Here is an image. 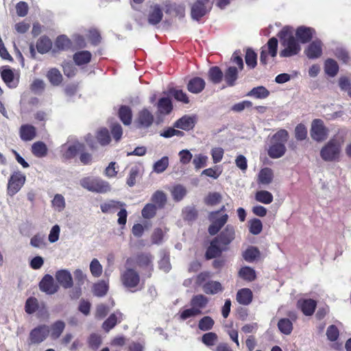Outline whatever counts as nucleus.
Segmentation results:
<instances>
[{
  "label": "nucleus",
  "mask_w": 351,
  "mask_h": 351,
  "mask_svg": "<svg viewBox=\"0 0 351 351\" xmlns=\"http://www.w3.org/2000/svg\"><path fill=\"white\" fill-rule=\"evenodd\" d=\"M19 135L21 138L24 141H32L36 135V128L29 124L23 125L20 128Z\"/></svg>",
  "instance_id": "obj_22"
},
{
  "label": "nucleus",
  "mask_w": 351,
  "mask_h": 351,
  "mask_svg": "<svg viewBox=\"0 0 351 351\" xmlns=\"http://www.w3.org/2000/svg\"><path fill=\"white\" fill-rule=\"evenodd\" d=\"M122 319L123 314L119 311H117L111 314L108 318L104 321L102 324V328L106 332H109L116 326L117 322H120Z\"/></svg>",
  "instance_id": "obj_23"
},
{
  "label": "nucleus",
  "mask_w": 351,
  "mask_h": 351,
  "mask_svg": "<svg viewBox=\"0 0 351 351\" xmlns=\"http://www.w3.org/2000/svg\"><path fill=\"white\" fill-rule=\"evenodd\" d=\"M215 325L214 319L210 316H204L198 322V328L202 331H209Z\"/></svg>",
  "instance_id": "obj_40"
},
{
  "label": "nucleus",
  "mask_w": 351,
  "mask_h": 351,
  "mask_svg": "<svg viewBox=\"0 0 351 351\" xmlns=\"http://www.w3.org/2000/svg\"><path fill=\"white\" fill-rule=\"evenodd\" d=\"M239 69L236 66H228L223 72V81L226 86H234L239 78Z\"/></svg>",
  "instance_id": "obj_20"
},
{
  "label": "nucleus",
  "mask_w": 351,
  "mask_h": 351,
  "mask_svg": "<svg viewBox=\"0 0 351 351\" xmlns=\"http://www.w3.org/2000/svg\"><path fill=\"white\" fill-rule=\"evenodd\" d=\"M97 138L101 145H106L110 141V136L106 129H101L97 132Z\"/></svg>",
  "instance_id": "obj_60"
},
{
  "label": "nucleus",
  "mask_w": 351,
  "mask_h": 351,
  "mask_svg": "<svg viewBox=\"0 0 351 351\" xmlns=\"http://www.w3.org/2000/svg\"><path fill=\"white\" fill-rule=\"evenodd\" d=\"M289 133L286 130L281 129L271 137V144L268 149V155L271 158H279L286 152L285 143L289 138Z\"/></svg>",
  "instance_id": "obj_3"
},
{
  "label": "nucleus",
  "mask_w": 351,
  "mask_h": 351,
  "mask_svg": "<svg viewBox=\"0 0 351 351\" xmlns=\"http://www.w3.org/2000/svg\"><path fill=\"white\" fill-rule=\"evenodd\" d=\"M1 76L3 81L7 86H10V84L13 82L14 75V72L8 66H5L1 70Z\"/></svg>",
  "instance_id": "obj_55"
},
{
  "label": "nucleus",
  "mask_w": 351,
  "mask_h": 351,
  "mask_svg": "<svg viewBox=\"0 0 351 351\" xmlns=\"http://www.w3.org/2000/svg\"><path fill=\"white\" fill-rule=\"evenodd\" d=\"M169 166V158L163 156L153 165V171L156 173L164 172Z\"/></svg>",
  "instance_id": "obj_48"
},
{
  "label": "nucleus",
  "mask_w": 351,
  "mask_h": 351,
  "mask_svg": "<svg viewBox=\"0 0 351 351\" xmlns=\"http://www.w3.org/2000/svg\"><path fill=\"white\" fill-rule=\"evenodd\" d=\"M119 117L125 125H129L132 123V112L130 107L122 106L119 110Z\"/></svg>",
  "instance_id": "obj_32"
},
{
  "label": "nucleus",
  "mask_w": 351,
  "mask_h": 351,
  "mask_svg": "<svg viewBox=\"0 0 351 351\" xmlns=\"http://www.w3.org/2000/svg\"><path fill=\"white\" fill-rule=\"evenodd\" d=\"M195 123V116L184 115L174 123L173 127L189 131L194 128Z\"/></svg>",
  "instance_id": "obj_18"
},
{
  "label": "nucleus",
  "mask_w": 351,
  "mask_h": 351,
  "mask_svg": "<svg viewBox=\"0 0 351 351\" xmlns=\"http://www.w3.org/2000/svg\"><path fill=\"white\" fill-rule=\"evenodd\" d=\"M239 276L245 280L252 282L256 278L254 269L250 267H243L239 271Z\"/></svg>",
  "instance_id": "obj_46"
},
{
  "label": "nucleus",
  "mask_w": 351,
  "mask_h": 351,
  "mask_svg": "<svg viewBox=\"0 0 351 351\" xmlns=\"http://www.w3.org/2000/svg\"><path fill=\"white\" fill-rule=\"evenodd\" d=\"M315 32L312 27L300 26L295 31V36L302 43H307L311 41Z\"/></svg>",
  "instance_id": "obj_21"
},
{
  "label": "nucleus",
  "mask_w": 351,
  "mask_h": 351,
  "mask_svg": "<svg viewBox=\"0 0 351 351\" xmlns=\"http://www.w3.org/2000/svg\"><path fill=\"white\" fill-rule=\"evenodd\" d=\"M204 292L209 295H215L223 291V287L218 281L209 280L202 285Z\"/></svg>",
  "instance_id": "obj_26"
},
{
  "label": "nucleus",
  "mask_w": 351,
  "mask_h": 351,
  "mask_svg": "<svg viewBox=\"0 0 351 351\" xmlns=\"http://www.w3.org/2000/svg\"><path fill=\"white\" fill-rule=\"evenodd\" d=\"M71 40L65 35H60L57 37L55 41L56 47L60 51L69 49L71 46Z\"/></svg>",
  "instance_id": "obj_39"
},
{
  "label": "nucleus",
  "mask_w": 351,
  "mask_h": 351,
  "mask_svg": "<svg viewBox=\"0 0 351 351\" xmlns=\"http://www.w3.org/2000/svg\"><path fill=\"white\" fill-rule=\"evenodd\" d=\"M218 341V336L215 332H208L204 334L202 337V343L206 346H213Z\"/></svg>",
  "instance_id": "obj_54"
},
{
  "label": "nucleus",
  "mask_w": 351,
  "mask_h": 351,
  "mask_svg": "<svg viewBox=\"0 0 351 351\" xmlns=\"http://www.w3.org/2000/svg\"><path fill=\"white\" fill-rule=\"evenodd\" d=\"M316 305V302L312 299L300 300L298 302V307L306 316L313 314Z\"/></svg>",
  "instance_id": "obj_24"
},
{
  "label": "nucleus",
  "mask_w": 351,
  "mask_h": 351,
  "mask_svg": "<svg viewBox=\"0 0 351 351\" xmlns=\"http://www.w3.org/2000/svg\"><path fill=\"white\" fill-rule=\"evenodd\" d=\"M163 18L162 9L159 4L151 5L147 14L148 23L152 25L159 24Z\"/></svg>",
  "instance_id": "obj_15"
},
{
  "label": "nucleus",
  "mask_w": 351,
  "mask_h": 351,
  "mask_svg": "<svg viewBox=\"0 0 351 351\" xmlns=\"http://www.w3.org/2000/svg\"><path fill=\"white\" fill-rule=\"evenodd\" d=\"M278 327L280 331L285 335H290L293 330V324L287 318H282L278 321Z\"/></svg>",
  "instance_id": "obj_45"
},
{
  "label": "nucleus",
  "mask_w": 351,
  "mask_h": 351,
  "mask_svg": "<svg viewBox=\"0 0 351 351\" xmlns=\"http://www.w3.org/2000/svg\"><path fill=\"white\" fill-rule=\"evenodd\" d=\"M121 281L125 288L135 291L140 284V276L134 269H127L121 274Z\"/></svg>",
  "instance_id": "obj_7"
},
{
  "label": "nucleus",
  "mask_w": 351,
  "mask_h": 351,
  "mask_svg": "<svg viewBox=\"0 0 351 351\" xmlns=\"http://www.w3.org/2000/svg\"><path fill=\"white\" fill-rule=\"evenodd\" d=\"M47 77L53 86H58L62 81V74L57 69H50L47 74Z\"/></svg>",
  "instance_id": "obj_42"
},
{
  "label": "nucleus",
  "mask_w": 351,
  "mask_h": 351,
  "mask_svg": "<svg viewBox=\"0 0 351 351\" xmlns=\"http://www.w3.org/2000/svg\"><path fill=\"white\" fill-rule=\"evenodd\" d=\"M171 193L173 199L175 201L179 202L182 200L186 195V189L184 186L178 184L172 188Z\"/></svg>",
  "instance_id": "obj_50"
},
{
  "label": "nucleus",
  "mask_w": 351,
  "mask_h": 351,
  "mask_svg": "<svg viewBox=\"0 0 351 351\" xmlns=\"http://www.w3.org/2000/svg\"><path fill=\"white\" fill-rule=\"evenodd\" d=\"M154 115L147 108L139 110L134 120V125L139 130L149 128L154 122Z\"/></svg>",
  "instance_id": "obj_9"
},
{
  "label": "nucleus",
  "mask_w": 351,
  "mask_h": 351,
  "mask_svg": "<svg viewBox=\"0 0 351 351\" xmlns=\"http://www.w3.org/2000/svg\"><path fill=\"white\" fill-rule=\"evenodd\" d=\"M324 70L328 75L334 77L339 71V65L333 59H328L325 62Z\"/></svg>",
  "instance_id": "obj_41"
},
{
  "label": "nucleus",
  "mask_w": 351,
  "mask_h": 351,
  "mask_svg": "<svg viewBox=\"0 0 351 351\" xmlns=\"http://www.w3.org/2000/svg\"><path fill=\"white\" fill-rule=\"evenodd\" d=\"M213 5V0H195L191 8L192 19L197 21H199L203 16L210 12Z\"/></svg>",
  "instance_id": "obj_5"
},
{
  "label": "nucleus",
  "mask_w": 351,
  "mask_h": 351,
  "mask_svg": "<svg viewBox=\"0 0 351 351\" xmlns=\"http://www.w3.org/2000/svg\"><path fill=\"white\" fill-rule=\"evenodd\" d=\"M273 178V171L269 168L265 167L260 171L258 176V183L267 185L272 182Z\"/></svg>",
  "instance_id": "obj_33"
},
{
  "label": "nucleus",
  "mask_w": 351,
  "mask_h": 351,
  "mask_svg": "<svg viewBox=\"0 0 351 351\" xmlns=\"http://www.w3.org/2000/svg\"><path fill=\"white\" fill-rule=\"evenodd\" d=\"M250 232L254 235L258 234L263 230V223L258 219H253L249 221Z\"/></svg>",
  "instance_id": "obj_58"
},
{
  "label": "nucleus",
  "mask_w": 351,
  "mask_h": 351,
  "mask_svg": "<svg viewBox=\"0 0 351 351\" xmlns=\"http://www.w3.org/2000/svg\"><path fill=\"white\" fill-rule=\"evenodd\" d=\"M173 109L171 101L168 98H161L158 103V112L160 114H169Z\"/></svg>",
  "instance_id": "obj_34"
},
{
  "label": "nucleus",
  "mask_w": 351,
  "mask_h": 351,
  "mask_svg": "<svg viewBox=\"0 0 351 351\" xmlns=\"http://www.w3.org/2000/svg\"><path fill=\"white\" fill-rule=\"evenodd\" d=\"M90 271L95 278H99L103 272V267L97 258H93L90 263Z\"/></svg>",
  "instance_id": "obj_52"
},
{
  "label": "nucleus",
  "mask_w": 351,
  "mask_h": 351,
  "mask_svg": "<svg viewBox=\"0 0 351 351\" xmlns=\"http://www.w3.org/2000/svg\"><path fill=\"white\" fill-rule=\"evenodd\" d=\"M30 245L36 248H43L46 246L45 236L42 234H36L32 237Z\"/></svg>",
  "instance_id": "obj_53"
},
{
  "label": "nucleus",
  "mask_w": 351,
  "mask_h": 351,
  "mask_svg": "<svg viewBox=\"0 0 351 351\" xmlns=\"http://www.w3.org/2000/svg\"><path fill=\"white\" fill-rule=\"evenodd\" d=\"M224 210L225 206H223L219 210L210 213L208 219L212 223L208 228V232L211 235L216 234L227 222L228 219V215L227 214L223 215L219 218L217 217L218 214Z\"/></svg>",
  "instance_id": "obj_8"
},
{
  "label": "nucleus",
  "mask_w": 351,
  "mask_h": 351,
  "mask_svg": "<svg viewBox=\"0 0 351 351\" xmlns=\"http://www.w3.org/2000/svg\"><path fill=\"white\" fill-rule=\"evenodd\" d=\"M38 307V300L35 298H29L25 302V311L28 314L34 313Z\"/></svg>",
  "instance_id": "obj_61"
},
{
  "label": "nucleus",
  "mask_w": 351,
  "mask_h": 351,
  "mask_svg": "<svg viewBox=\"0 0 351 351\" xmlns=\"http://www.w3.org/2000/svg\"><path fill=\"white\" fill-rule=\"evenodd\" d=\"M245 61L250 69H254L257 65V54L251 48H247L245 51Z\"/></svg>",
  "instance_id": "obj_38"
},
{
  "label": "nucleus",
  "mask_w": 351,
  "mask_h": 351,
  "mask_svg": "<svg viewBox=\"0 0 351 351\" xmlns=\"http://www.w3.org/2000/svg\"><path fill=\"white\" fill-rule=\"evenodd\" d=\"M55 277L58 283L64 289H69L73 287V278L69 271L66 269L58 270L56 271Z\"/></svg>",
  "instance_id": "obj_17"
},
{
  "label": "nucleus",
  "mask_w": 351,
  "mask_h": 351,
  "mask_svg": "<svg viewBox=\"0 0 351 351\" xmlns=\"http://www.w3.org/2000/svg\"><path fill=\"white\" fill-rule=\"evenodd\" d=\"M255 199L260 203L269 204L273 202L274 196L268 191L261 190L255 193Z\"/></svg>",
  "instance_id": "obj_36"
},
{
  "label": "nucleus",
  "mask_w": 351,
  "mask_h": 351,
  "mask_svg": "<svg viewBox=\"0 0 351 351\" xmlns=\"http://www.w3.org/2000/svg\"><path fill=\"white\" fill-rule=\"evenodd\" d=\"M232 62L237 64V67L239 71H242L244 67L243 60L241 57V52L240 50L235 51L231 58Z\"/></svg>",
  "instance_id": "obj_64"
},
{
  "label": "nucleus",
  "mask_w": 351,
  "mask_h": 351,
  "mask_svg": "<svg viewBox=\"0 0 351 351\" xmlns=\"http://www.w3.org/2000/svg\"><path fill=\"white\" fill-rule=\"evenodd\" d=\"M202 313V311H199L191 306L190 308L184 309L180 311L179 315L180 319L182 320H186L189 318L197 317Z\"/></svg>",
  "instance_id": "obj_47"
},
{
  "label": "nucleus",
  "mask_w": 351,
  "mask_h": 351,
  "mask_svg": "<svg viewBox=\"0 0 351 351\" xmlns=\"http://www.w3.org/2000/svg\"><path fill=\"white\" fill-rule=\"evenodd\" d=\"M108 283L105 280H100L95 283L93 287V293L97 297H102L107 293Z\"/></svg>",
  "instance_id": "obj_37"
},
{
  "label": "nucleus",
  "mask_w": 351,
  "mask_h": 351,
  "mask_svg": "<svg viewBox=\"0 0 351 351\" xmlns=\"http://www.w3.org/2000/svg\"><path fill=\"white\" fill-rule=\"evenodd\" d=\"M92 58V54L89 51L84 50L75 52L73 56V60L77 66L88 64Z\"/></svg>",
  "instance_id": "obj_25"
},
{
  "label": "nucleus",
  "mask_w": 351,
  "mask_h": 351,
  "mask_svg": "<svg viewBox=\"0 0 351 351\" xmlns=\"http://www.w3.org/2000/svg\"><path fill=\"white\" fill-rule=\"evenodd\" d=\"M221 200V195L217 192L209 193L204 199V202L207 205L214 206L219 204Z\"/></svg>",
  "instance_id": "obj_59"
},
{
  "label": "nucleus",
  "mask_w": 351,
  "mask_h": 351,
  "mask_svg": "<svg viewBox=\"0 0 351 351\" xmlns=\"http://www.w3.org/2000/svg\"><path fill=\"white\" fill-rule=\"evenodd\" d=\"M278 50V40L275 37L271 38L266 46L261 48L260 61L262 64H267V56L270 55L271 57L274 58L277 55Z\"/></svg>",
  "instance_id": "obj_10"
},
{
  "label": "nucleus",
  "mask_w": 351,
  "mask_h": 351,
  "mask_svg": "<svg viewBox=\"0 0 351 351\" xmlns=\"http://www.w3.org/2000/svg\"><path fill=\"white\" fill-rule=\"evenodd\" d=\"M178 156L180 162L183 165H188L193 158V154L191 153L189 150L186 149L180 151L178 153Z\"/></svg>",
  "instance_id": "obj_63"
},
{
  "label": "nucleus",
  "mask_w": 351,
  "mask_h": 351,
  "mask_svg": "<svg viewBox=\"0 0 351 351\" xmlns=\"http://www.w3.org/2000/svg\"><path fill=\"white\" fill-rule=\"evenodd\" d=\"M26 181L25 176L21 171L14 172L8 182L7 194L10 197L16 195L23 186Z\"/></svg>",
  "instance_id": "obj_6"
},
{
  "label": "nucleus",
  "mask_w": 351,
  "mask_h": 351,
  "mask_svg": "<svg viewBox=\"0 0 351 351\" xmlns=\"http://www.w3.org/2000/svg\"><path fill=\"white\" fill-rule=\"evenodd\" d=\"M158 208L156 205L153 203H147L142 209L143 217L147 219L153 218L156 215Z\"/></svg>",
  "instance_id": "obj_44"
},
{
  "label": "nucleus",
  "mask_w": 351,
  "mask_h": 351,
  "mask_svg": "<svg viewBox=\"0 0 351 351\" xmlns=\"http://www.w3.org/2000/svg\"><path fill=\"white\" fill-rule=\"evenodd\" d=\"M53 208L58 212L62 211L65 208V200L60 194H56L51 201Z\"/></svg>",
  "instance_id": "obj_56"
},
{
  "label": "nucleus",
  "mask_w": 351,
  "mask_h": 351,
  "mask_svg": "<svg viewBox=\"0 0 351 351\" xmlns=\"http://www.w3.org/2000/svg\"><path fill=\"white\" fill-rule=\"evenodd\" d=\"M151 200L158 208H162L167 203V195L163 191L158 190L152 195Z\"/></svg>",
  "instance_id": "obj_35"
},
{
  "label": "nucleus",
  "mask_w": 351,
  "mask_h": 351,
  "mask_svg": "<svg viewBox=\"0 0 351 351\" xmlns=\"http://www.w3.org/2000/svg\"><path fill=\"white\" fill-rule=\"evenodd\" d=\"M311 137L317 141L325 140L328 136V130L324 127V123L320 119L313 121L311 130Z\"/></svg>",
  "instance_id": "obj_11"
},
{
  "label": "nucleus",
  "mask_w": 351,
  "mask_h": 351,
  "mask_svg": "<svg viewBox=\"0 0 351 351\" xmlns=\"http://www.w3.org/2000/svg\"><path fill=\"white\" fill-rule=\"evenodd\" d=\"M322 43L320 40H315L305 49L304 53L309 59H316L322 54Z\"/></svg>",
  "instance_id": "obj_16"
},
{
  "label": "nucleus",
  "mask_w": 351,
  "mask_h": 351,
  "mask_svg": "<svg viewBox=\"0 0 351 351\" xmlns=\"http://www.w3.org/2000/svg\"><path fill=\"white\" fill-rule=\"evenodd\" d=\"M208 303V298L203 294L195 295L192 297L190 304L195 308L202 311Z\"/></svg>",
  "instance_id": "obj_31"
},
{
  "label": "nucleus",
  "mask_w": 351,
  "mask_h": 351,
  "mask_svg": "<svg viewBox=\"0 0 351 351\" xmlns=\"http://www.w3.org/2000/svg\"><path fill=\"white\" fill-rule=\"evenodd\" d=\"M281 44L285 49L281 50V57H291L297 55L301 50V47L293 35L292 30L289 27H284L278 33Z\"/></svg>",
  "instance_id": "obj_2"
},
{
  "label": "nucleus",
  "mask_w": 351,
  "mask_h": 351,
  "mask_svg": "<svg viewBox=\"0 0 351 351\" xmlns=\"http://www.w3.org/2000/svg\"><path fill=\"white\" fill-rule=\"evenodd\" d=\"M125 204L117 202L114 200H110L108 202H105L101 204L100 208L103 213H112L117 210L119 207L124 206Z\"/></svg>",
  "instance_id": "obj_43"
},
{
  "label": "nucleus",
  "mask_w": 351,
  "mask_h": 351,
  "mask_svg": "<svg viewBox=\"0 0 351 351\" xmlns=\"http://www.w3.org/2000/svg\"><path fill=\"white\" fill-rule=\"evenodd\" d=\"M31 151L34 156L43 158L47 155L48 148L44 142L36 141L32 144Z\"/></svg>",
  "instance_id": "obj_29"
},
{
  "label": "nucleus",
  "mask_w": 351,
  "mask_h": 351,
  "mask_svg": "<svg viewBox=\"0 0 351 351\" xmlns=\"http://www.w3.org/2000/svg\"><path fill=\"white\" fill-rule=\"evenodd\" d=\"M207 80L213 85L221 84L223 81V72L218 66L209 68L207 73Z\"/></svg>",
  "instance_id": "obj_19"
},
{
  "label": "nucleus",
  "mask_w": 351,
  "mask_h": 351,
  "mask_svg": "<svg viewBox=\"0 0 351 351\" xmlns=\"http://www.w3.org/2000/svg\"><path fill=\"white\" fill-rule=\"evenodd\" d=\"M36 49L41 54L49 52L52 47V42L47 36H42L36 42Z\"/></svg>",
  "instance_id": "obj_28"
},
{
  "label": "nucleus",
  "mask_w": 351,
  "mask_h": 351,
  "mask_svg": "<svg viewBox=\"0 0 351 351\" xmlns=\"http://www.w3.org/2000/svg\"><path fill=\"white\" fill-rule=\"evenodd\" d=\"M80 185L88 191L106 193L111 190L110 184L97 177H86L80 180Z\"/></svg>",
  "instance_id": "obj_4"
},
{
  "label": "nucleus",
  "mask_w": 351,
  "mask_h": 351,
  "mask_svg": "<svg viewBox=\"0 0 351 351\" xmlns=\"http://www.w3.org/2000/svg\"><path fill=\"white\" fill-rule=\"evenodd\" d=\"M234 228L231 225H227L215 239L218 240L219 243H220L221 246H223L226 249V247L234 239Z\"/></svg>",
  "instance_id": "obj_14"
},
{
  "label": "nucleus",
  "mask_w": 351,
  "mask_h": 351,
  "mask_svg": "<svg viewBox=\"0 0 351 351\" xmlns=\"http://www.w3.org/2000/svg\"><path fill=\"white\" fill-rule=\"evenodd\" d=\"M347 134L346 129H340L338 134L341 136L337 138H331L321 149L320 156L327 162L335 161L339 159L341 151V146L344 142V137Z\"/></svg>",
  "instance_id": "obj_1"
},
{
  "label": "nucleus",
  "mask_w": 351,
  "mask_h": 351,
  "mask_svg": "<svg viewBox=\"0 0 351 351\" xmlns=\"http://www.w3.org/2000/svg\"><path fill=\"white\" fill-rule=\"evenodd\" d=\"M252 292L250 289L243 288L237 292V300L243 305H248L252 300Z\"/></svg>",
  "instance_id": "obj_30"
},
{
  "label": "nucleus",
  "mask_w": 351,
  "mask_h": 351,
  "mask_svg": "<svg viewBox=\"0 0 351 351\" xmlns=\"http://www.w3.org/2000/svg\"><path fill=\"white\" fill-rule=\"evenodd\" d=\"M260 256V252L256 247H249L243 253V257L247 262H253Z\"/></svg>",
  "instance_id": "obj_51"
},
{
  "label": "nucleus",
  "mask_w": 351,
  "mask_h": 351,
  "mask_svg": "<svg viewBox=\"0 0 351 351\" xmlns=\"http://www.w3.org/2000/svg\"><path fill=\"white\" fill-rule=\"evenodd\" d=\"M65 324L62 321H57L51 327V337L53 339H58L63 332Z\"/></svg>",
  "instance_id": "obj_49"
},
{
  "label": "nucleus",
  "mask_w": 351,
  "mask_h": 351,
  "mask_svg": "<svg viewBox=\"0 0 351 351\" xmlns=\"http://www.w3.org/2000/svg\"><path fill=\"white\" fill-rule=\"evenodd\" d=\"M49 332V328L46 325H40L35 328L29 334L30 343L36 344L43 342L48 337Z\"/></svg>",
  "instance_id": "obj_12"
},
{
  "label": "nucleus",
  "mask_w": 351,
  "mask_h": 351,
  "mask_svg": "<svg viewBox=\"0 0 351 351\" xmlns=\"http://www.w3.org/2000/svg\"><path fill=\"white\" fill-rule=\"evenodd\" d=\"M39 288L45 293L53 295L58 292L59 286L54 282V279L51 275L46 274L40 282Z\"/></svg>",
  "instance_id": "obj_13"
},
{
  "label": "nucleus",
  "mask_w": 351,
  "mask_h": 351,
  "mask_svg": "<svg viewBox=\"0 0 351 351\" xmlns=\"http://www.w3.org/2000/svg\"><path fill=\"white\" fill-rule=\"evenodd\" d=\"M226 248L223 246H221L220 243H219L218 240L215 239L211 243L210 245L208 247L206 256L208 259H211L219 256L223 250H225Z\"/></svg>",
  "instance_id": "obj_27"
},
{
  "label": "nucleus",
  "mask_w": 351,
  "mask_h": 351,
  "mask_svg": "<svg viewBox=\"0 0 351 351\" xmlns=\"http://www.w3.org/2000/svg\"><path fill=\"white\" fill-rule=\"evenodd\" d=\"M208 159V158L207 156L203 155L202 154L195 155V157L193 160V164L195 167V169H199L205 167L207 165Z\"/></svg>",
  "instance_id": "obj_57"
},
{
  "label": "nucleus",
  "mask_w": 351,
  "mask_h": 351,
  "mask_svg": "<svg viewBox=\"0 0 351 351\" xmlns=\"http://www.w3.org/2000/svg\"><path fill=\"white\" fill-rule=\"evenodd\" d=\"M82 148L83 145L79 143L70 145L64 153L65 158H71L74 157Z\"/></svg>",
  "instance_id": "obj_62"
}]
</instances>
